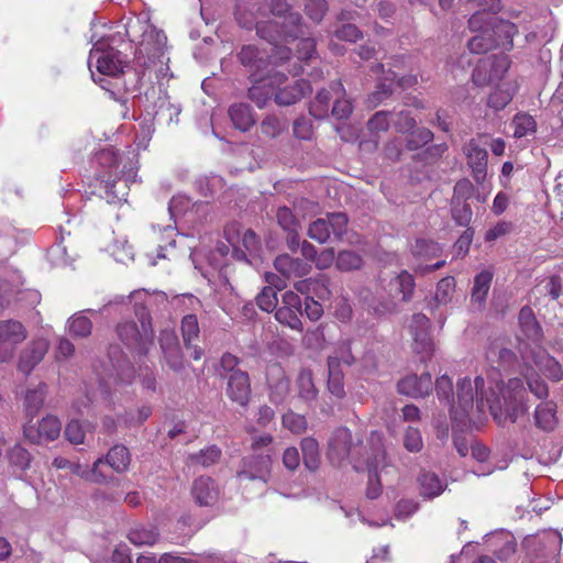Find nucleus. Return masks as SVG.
Listing matches in <instances>:
<instances>
[{
	"instance_id": "nucleus-56",
	"label": "nucleus",
	"mask_w": 563,
	"mask_h": 563,
	"mask_svg": "<svg viewBox=\"0 0 563 563\" xmlns=\"http://www.w3.org/2000/svg\"><path fill=\"white\" fill-rule=\"evenodd\" d=\"M455 286L456 283L454 277L446 276L442 278L437 285L434 300L439 305H446L448 302H450L455 291Z\"/></svg>"
},
{
	"instance_id": "nucleus-11",
	"label": "nucleus",
	"mask_w": 563,
	"mask_h": 563,
	"mask_svg": "<svg viewBox=\"0 0 563 563\" xmlns=\"http://www.w3.org/2000/svg\"><path fill=\"white\" fill-rule=\"evenodd\" d=\"M510 62L506 55H498L481 60L473 70V81L476 86L494 84L504 78Z\"/></svg>"
},
{
	"instance_id": "nucleus-49",
	"label": "nucleus",
	"mask_w": 563,
	"mask_h": 563,
	"mask_svg": "<svg viewBox=\"0 0 563 563\" xmlns=\"http://www.w3.org/2000/svg\"><path fill=\"white\" fill-rule=\"evenodd\" d=\"M514 136L517 139L532 134L537 130V122L532 115L526 112L517 113L512 119Z\"/></svg>"
},
{
	"instance_id": "nucleus-35",
	"label": "nucleus",
	"mask_w": 563,
	"mask_h": 563,
	"mask_svg": "<svg viewBox=\"0 0 563 563\" xmlns=\"http://www.w3.org/2000/svg\"><path fill=\"white\" fill-rule=\"evenodd\" d=\"M229 115L233 125L245 132L249 131L255 123L252 109L246 103H235L229 109Z\"/></svg>"
},
{
	"instance_id": "nucleus-52",
	"label": "nucleus",
	"mask_w": 563,
	"mask_h": 563,
	"mask_svg": "<svg viewBox=\"0 0 563 563\" xmlns=\"http://www.w3.org/2000/svg\"><path fill=\"white\" fill-rule=\"evenodd\" d=\"M496 47L489 27L484 29L479 34L468 41V48L474 54H483Z\"/></svg>"
},
{
	"instance_id": "nucleus-43",
	"label": "nucleus",
	"mask_w": 563,
	"mask_h": 563,
	"mask_svg": "<svg viewBox=\"0 0 563 563\" xmlns=\"http://www.w3.org/2000/svg\"><path fill=\"white\" fill-rule=\"evenodd\" d=\"M47 394V386L40 384L35 388L27 389L24 397V407L26 415L31 418L35 417L42 408Z\"/></svg>"
},
{
	"instance_id": "nucleus-28",
	"label": "nucleus",
	"mask_w": 563,
	"mask_h": 563,
	"mask_svg": "<svg viewBox=\"0 0 563 563\" xmlns=\"http://www.w3.org/2000/svg\"><path fill=\"white\" fill-rule=\"evenodd\" d=\"M274 266L285 278L301 277L309 271V266L299 258L282 254L274 261Z\"/></svg>"
},
{
	"instance_id": "nucleus-22",
	"label": "nucleus",
	"mask_w": 563,
	"mask_h": 563,
	"mask_svg": "<svg viewBox=\"0 0 563 563\" xmlns=\"http://www.w3.org/2000/svg\"><path fill=\"white\" fill-rule=\"evenodd\" d=\"M432 386V377L429 373L420 376L411 374L399 380L398 391L412 398H422L431 393Z\"/></svg>"
},
{
	"instance_id": "nucleus-39",
	"label": "nucleus",
	"mask_w": 563,
	"mask_h": 563,
	"mask_svg": "<svg viewBox=\"0 0 563 563\" xmlns=\"http://www.w3.org/2000/svg\"><path fill=\"white\" fill-rule=\"evenodd\" d=\"M328 369H329V378H328L329 391L336 398H343L345 396L344 380H343V373L339 368V358L338 357H329L328 358Z\"/></svg>"
},
{
	"instance_id": "nucleus-51",
	"label": "nucleus",
	"mask_w": 563,
	"mask_h": 563,
	"mask_svg": "<svg viewBox=\"0 0 563 563\" xmlns=\"http://www.w3.org/2000/svg\"><path fill=\"white\" fill-rule=\"evenodd\" d=\"M87 432H92V426L88 422L71 420L65 428L66 439L75 444H82Z\"/></svg>"
},
{
	"instance_id": "nucleus-15",
	"label": "nucleus",
	"mask_w": 563,
	"mask_h": 563,
	"mask_svg": "<svg viewBox=\"0 0 563 563\" xmlns=\"http://www.w3.org/2000/svg\"><path fill=\"white\" fill-rule=\"evenodd\" d=\"M463 151L466 155L467 164L472 168L474 180L477 184L484 183L487 175L488 158L486 148L477 140L472 139L464 145Z\"/></svg>"
},
{
	"instance_id": "nucleus-50",
	"label": "nucleus",
	"mask_w": 563,
	"mask_h": 563,
	"mask_svg": "<svg viewBox=\"0 0 563 563\" xmlns=\"http://www.w3.org/2000/svg\"><path fill=\"white\" fill-rule=\"evenodd\" d=\"M332 98H335V96L331 88L318 91L314 100L310 104V114L317 119L327 117L329 103Z\"/></svg>"
},
{
	"instance_id": "nucleus-5",
	"label": "nucleus",
	"mask_w": 563,
	"mask_h": 563,
	"mask_svg": "<svg viewBox=\"0 0 563 563\" xmlns=\"http://www.w3.org/2000/svg\"><path fill=\"white\" fill-rule=\"evenodd\" d=\"M135 313L141 322V329L134 322H122L118 325V335L125 345L136 347L145 354L147 345L153 340L151 317L144 307L137 308Z\"/></svg>"
},
{
	"instance_id": "nucleus-33",
	"label": "nucleus",
	"mask_w": 563,
	"mask_h": 563,
	"mask_svg": "<svg viewBox=\"0 0 563 563\" xmlns=\"http://www.w3.org/2000/svg\"><path fill=\"white\" fill-rule=\"evenodd\" d=\"M517 89L515 81L501 82L488 97L487 104L495 110L504 109L512 100Z\"/></svg>"
},
{
	"instance_id": "nucleus-4",
	"label": "nucleus",
	"mask_w": 563,
	"mask_h": 563,
	"mask_svg": "<svg viewBox=\"0 0 563 563\" xmlns=\"http://www.w3.org/2000/svg\"><path fill=\"white\" fill-rule=\"evenodd\" d=\"M360 441L353 440L352 433L347 428L341 427L333 431L328 445V457L334 464H341L349 460L354 464L355 470L364 465L360 456Z\"/></svg>"
},
{
	"instance_id": "nucleus-14",
	"label": "nucleus",
	"mask_w": 563,
	"mask_h": 563,
	"mask_svg": "<svg viewBox=\"0 0 563 563\" xmlns=\"http://www.w3.org/2000/svg\"><path fill=\"white\" fill-rule=\"evenodd\" d=\"M271 11L274 15L284 16L283 30H279V23H277V30L279 31L280 37L287 41L291 37L292 41H297L299 34H303L301 30V15L297 12H289V5L286 0H271Z\"/></svg>"
},
{
	"instance_id": "nucleus-2",
	"label": "nucleus",
	"mask_w": 563,
	"mask_h": 563,
	"mask_svg": "<svg viewBox=\"0 0 563 563\" xmlns=\"http://www.w3.org/2000/svg\"><path fill=\"white\" fill-rule=\"evenodd\" d=\"M139 31H142V40L135 55L137 65L144 69H153L157 77L164 76L169 60L165 52L166 35L152 25L143 24L139 19H131L126 24V35L132 42L137 40Z\"/></svg>"
},
{
	"instance_id": "nucleus-48",
	"label": "nucleus",
	"mask_w": 563,
	"mask_h": 563,
	"mask_svg": "<svg viewBox=\"0 0 563 563\" xmlns=\"http://www.w3.org/2000/svg\"><path fill=\"white\" fill-rule=\"evenodd\" d=\"M495 554L500 561H507L516 552L515 537L509 533H499L493 538Z\"/></svg>"
},
{
	"instance_id": "nucleus-60",
	"label": "nucleus",
	"mask_w": 563,
	"mask_h": 563,
	"mask_svg": "<svg viewBox=\"0 0 563 563\" xmlns=\"http://www.w3.org/2000/svg\"><path fill=\"white\" fill-rule=\"evenodd\" d=\"M432 139L433 133L427 128H421L416 131H411L407 137V148L410 151L418 150L428 144L429 142H431Z\"/></svg>"
},
{
	"instance_id": "nucleus-12",
	"label": "nucleus",
	"mask_w": 563,
	"mask_h": 563,
	"mask_svg": "<svg viewBox=\"0 0 563 563\" xmlns=\"http://www.w3.org/2000/svg\"><path fill=\"white\" fill-rule=\"evenodd\" d=\"M272 456L269 453H253L242 460L238 477L241 481H262L266 483L271 476Z\"/></svg>"
},
{
	"instance_id": "nucleus-59",
	"label": "nucleus",
	"mask_w": 563,
	"mask_h": 563,
	"mask_svg": "<svg viewBox=\"0 0 563 563\" xmlns=\"http://www.w3.org/2000/svg\"><path fill=\"white\" fill-rule=\"evenodd\" d=\"M181 333L186 346L190 349L191 341L197 339L199 334L198 320L195 314H187L183 318Z\"/></svg>"
},
{
	"instance_id": "nucleus-36",
	"label": "nucleus",
	"mask_w": 563,
	"mask_h": 563,
	"mask_svg": "<svg viewBox=\"0 0 563 563\" xmlns=\"http://www.w3.org/2000/svg\"><path fill=\"white\" fill-rule=\"evenodd\" d=\"M131 463V455L126 446L117 444L112 446L106 459H103V464H108L113 471L117 473H124L128 471L129 465Z\"/></svg>"
},
{
	"instance_id": "nucleus-1",
	"label": "nucleus",
	"mask_w": 563,
	"mask_h": 563,
	"mask_svg": "<svg viewBox=\"0 0 563 563\" xmlns=\"http://www.w3.org/2000/svg\"><path fill=\"white\" fill-rule=\"evenodd\" d=\"M457 409L456 420H463L476 404L477 410L483 411L488 407L492 416L498 424L506 422L515 423L520 417L529 410L527 389L522 379L515 377L508 382L489 383L488 389H485V380L482 376L472 380L464 377L457 382Z\"/></svg>"
},
{
	"instance_id": "nucleus-19",
	"label": "nucleus",
	"mask_w": 563,
	"mask_h": 563,
	"mask_svg": "<svg viewBox=\"0 0 563 563\" xmlns=\"http://www.w3.org/2000/svg\"><path fill=\"white\" fill-rule=\"evenodd\" d=\"M227 395L240 406L247 405L251 396V384L246 372L236 369L230 373L228 376Z\"/></svg>"
},
{
	"instance_id": "nucleus-42",
	"label": "nucleus",
	"mask_w": 563,
	"mask_h": 563,
	"mask_svg": "<svg viewBox=\"0 0 563 563\" xmlns=\"http://www.w3.org/2000/svg\"><path fill=\"white\" fill-rule=\"evenodd\" d=\"M536 426L544 431H552L556 426L555 406L553 402H541L534 411Z\"/></svg>"
},
{
	"instance_id": "nucleus-8",
	"label": "nucleus",
	"mask_w": 563,
	"mask_h": 563,
	"mask_svg": "<svg viewBox=\"0 0 563 563\" xmlns=\"http://www.w3.org/2000/svg\"><path fill=\"white\" fill-rule=\"evenodd\" d=\"M371 445V453L364 459V465L369 472V486L366 495L368 498L374 499L379 495V486L373 484L375 478L379 482L382 473L385 471L386 464V452L383 444V435L377 431H373L368 438Z\"/></svg>"
},
{
	"instance_id": "nucleus-54",
	"label": "nucleus",
	"mask_w": 563,
	"mask_h": 563,
	"mask_svg": "<svg viewBox=\"0 0 563 563\" xmlns=\"http://www.w3.org/2000/svg\"><path fill=\"white\" fill-rule=\"evenodd\" d=\"M391 283L396 287V290L402 295L404 301L411 300L416 287L415 278L411 274L407 271H402Z\"/></svg>"
},
{
	"instance_id": "nucleus-62",
	"label": "nucleus",
	"mask_w": 563,
	"mask_h": 563,
	"mask_svg": "<svg viewBox=\"0 0 563 563\" xmlns=\"http://www.w3.org/2000/svg\"><path fill=\"white\" fill-rule=\"evenodd\" d=\"M404 446L407 451L417 453L423 448L421 432L417 428L408 427L404 433Z\"/></svg>"
},
{
	"instance_id": "nucleus-3",
	"label": "nucleus",
	"mask_w": 563,
	"mask_h": 563,
	"mask_svg": "<svg viewBox=\"0 0 563 563\" xmlns=\"http://www.w3.org/2000/svg\"><path fill=\"white\" fill-rule=\"evenodd\" d=\"M256 33L260 37L269 42L273 47L269 55L262 53L253 45H245L241 48L239 59L247 68L250 77H256L266 70L269 64H282L289 60L291 56V48L277 44L280 34L276 21L257 23Z\"/></svg>"
},
{
	"instance_id": "nucleus-17",
	"label": "nucleus",
	"mask_w": 563,
	"mask_h": 563,
	"mask_svg": "<svg viewBox=\"0 0 563 563\" xmlns=\"http://www.w3.org/2000/svg\"><path fill=\"white\" fill-rule=\"evenodd\" d=\"M62 423L55 416L44 417L35 429L33 426L24 427V434L34 443L54 441L59 437Z\"/></svg>"
},
{
	"instance_id": "nucleus-32",
	"label": "nucleus",
	"mask_w": 563,
	"mask_h": 563,
	"mask_svg": "<svg viewBox=\"0 0 563 563\" xmlns=\"http://www.w3.org/2000/svg\"><path fill=\"white\" fill-rule=\"evenodd\" d=\"M521 375L525 378L529 390L538 399H545L549 396V388L547 383L541 379L540 373L529 363H526L521 369Z\"/></svg>"
},
{
	"instance_id": "nucleus-37",
	"label": "nucleus",
	"mask_w": 563,
	"mask_h": 563,
	"mask_svg": "<svg viewBox=\"0 0 563 563\" xmlns=\"http://www.w3.org/2000/svg\"><path fill=\"white\" fill-rule=\"evenodd\" d=\"M533 363L534 368L539 373L545 375L548 378L554 382H559L562 379L563 371L561 368V365L552 356L545 353H540L534 357Z\"/></svg>"
},
{
	"instance_id": "nucleus-18",
	"label": "nucleus",
	"mask_w": 563,
	"mask_h": 563,
	"mask_svg": "<svg viewBox=\"0 0 563 563\" xmlns=\"http://www.w3.org/2000/svg\"><path fill=\"white\" fill-rule=\"evenodd\" d=\"M430 320L423 313H415L412 316L410 332L413 338V349L417 353L430 355L433 352L434 344L429 336L428 330Z\"/></svg>"
},
{
	"instance_id": "nucleus-13",
	"label": "nucleus",
	"mask_w": 563,
	"mask_h": 563,
	"mask_svg": "<svg viewBox=\"0 0 563 563\" xmlns=\"http://www.w3.org/2000/svg\"><path fill=\"white\" fill-rule=\"evenodd\" d=\"M301 299L298 294L289 290L283 295L282 306L275 309V319L292 330L300 331L302 323L300 316L302 314Z\"/></svg>"
},
{
	"instance_id": "nucleus-46",
	"label": "nucleus",
	"mask_w": 563,
	"mask_h": 563,
	"mask_svg": "<svg viewBox=\"0 0 563 563\" xmlns=\"http://www.w3.org/2000/svg\"><path fill=\"white\" fill-rule=\"evenodd\" d=\"M300 448L305 466L310 471H316L320 465V451L317 440L311 437L303 438Z\"/></svg>"
},
{
	"instance_id": "nucleus-41",
	"label": "nucleus",
	"mask_w": 563,
	"mask_h": 563,
	"mask_svg": "<svg viewBox=\"0 0 563 563\" xmlns=\"http://www.w3.org/2000/svg\"><path fill=\"white\" fill-rule=\"evenodd\" d=\"M518 321L522 332L528 339L537 341L541 338V328L530 307L525 306L521 308Z\"/></svg>"
},
{
	"instance_id": "nucleus-21",
	"label": "nucleus",
	"mask_w": 563,
	"mask_h": 563,
	"mask_svg": "<svg viewBox=\"0 0 563 563\" xmlns=\"http://www.w3.org/2000/svg\"><path fill=\"white\" fill-rule=\"evenodd\" d=\"M48 351V342L45 339L31 341L22 351L18 368L29 375L34 367L43 360Z\"/></svg>"
},
{
	"instance_id": "nucleus-31",
	"label": "nucleus",
	"mask_w": 563,
	"mask_h": 563,
	"mask_svg": "<svg viewBox=\"0 0 563 563\" xmlns=\"http://www.w3.org/2000/svg\"><path fill=\"white\" fill-rule=\"evenodd\" d=\"M493 272L490 269H484L474 277V285L472 289L471 300L473 305L482 308L487 298L492 280Z\"/></svg>"
},
{
	"instance_id": "nucleus-30",
	"label": "nucleus",
	"mask_w": 563,
	"mask_h": 563,
	"mask_svg": "<svg viewBox=\"0 0 563 563\" xmlns=\"http://www.w3.org/2000/svg\"><path fill=\"white\" fill-rule=\"evenodd\" d=\"M276 219L280 228L289 233L288 245L291 250L299 246L298 228L299 222L292 211L287 207H279L276 211Z\"/></svg>"
},
{
	"instance_id": "nucleus-6",
	"label": "nucleus",
	"mask_w": 563,
	"mask_h": 563,
	"mask_svg": "<svg viewBox=\"0 0 563 563\" xmlns=\"http://www.w3.org/2000/svg\"><path fill=\"white\" fill-rule=\"evenodd\" d=\"M88 66L93 80L97 81L92 70L93 67L100 75L114 77L123 71L124 60L121 52L110 47L107 42L99 41L90 49Z\"/></svg>"
},
{
	"instance_id": "nucleus-25",
	"label": "nucleus",
	"mask_w": 563,
	"mask_h": 563,
	"mask_svg": "<svg viewBox=\"0 0 563 563\" xmlns=\"http://www.w3.org/2000/svg\"><path fill=\"white\" fill-rule=\"evenodd\" d=\"M191 496L200 507H211L219 498V488L211 477L200 476L194 481Z\"/></svg>"
},
{
	"instance_id": "nucleus-47",
	"label": "nucleus",
	"mask_w": 563,
	"mask_h": 563,
	"mask_svg": "<svg viewBox=\"0 0 563 563\" xmlns=\"http://www.w3.org/2000/svg\"><path fill=\"white\" fill-rule=\"evenodd\" d=\"M421 495L433 498L444 490V484L435 473L422 472L418 478Z\"/></svg>"
},
{
	"instance_id": "nucleus-27",
	"label": "nucleus",
	"mask_w": 563,
	"mask_h": 563,
	"mask_svg": "<svg viewBox=\"0 0 563 563\" xmlns=\"http://www.w3.org/2000/svg\"><path fill=\"white\" fill-rule=\"evenodd\" d=\"M489 29L496 47H500L504 51L512 48V38L518 33V29L514 23L495 18Z\"/></svg>"
},
{
	"instance_id": "nucleus-45",
	"label": "nucleus",
	"mask_w": 563,
	"mask_h": 563,
	"mask_svg": "<svg viewBox=\"0 0 563 563\" xmlns=\"http://www.w3.org/2000/svg\"><path fill=\"white\" fill-rule=\"evenodd\" d=\"M271 374L276 376V382L268 379L271 387V398L275 402H282L289 393V380L285 377L284 371L278 367H272Z\"/></svg>"
},
{
	"instance_id": "nucleus-24",
	"label": "nucleus",
	"mask_w": 563,
	"mask_h": 563,
	"mask_svg": "<svg viewBox=\"0 0 563 563\" xmlns=\"http://www.w3.org/2000/svg\"><path fill=\"white\" fill-rule=\"evenodd\" d=\"M274 71L273 69H267L264 75L260 74L256 77H250L252 86L249 88V98L258 108H264L272 97H275V87L268 80Z\"/></svg>"
},
{
	"instance_id": "nucleus-20",
	"label": "nucleus",
	"mask_w": 563,
	"mask_h": 563,
	"mask_svg": "<svg viewBox=\"0 0 563 563\" xmlns=\"http://www.w3.org/2000/svg\"><path fill=\"white\" fill-rule=\"evenodd\" d=\"M416 82L417 78L415 76L405 77L400 76V74L396 71L390 70L385 81L379 82L376 87V90L368 97V102L371 106L376 107L393 93L394 86L405 88L412 86Z\"/></svg>"
},
{
	"instance_id": "nucleus-38",
	"label": "nucleus",
	"mask_w": 563,
	"mask_h": 563,
	"mask_svg": "<svg viewBox=\"0 0 563 563\" xmlns=\"http://www.w3.org/2000/svg\"><path fill=\"white\" fill-rule=\"evenodd\" d=\"M331 89L335 96L332 114L336 119H346L352 113L353 107L350 99L345 98V89L341 81L331 84Z\"/></svg>"
},
{
	"instance_id": "nucleus-61",
	"label": "nucleus",
	"mask_w": 563,
	"mask_h": 563,
	"mask_svg": "<svg viewBox=\"0 0 563 563\" xmlns=\"http://www.w3.org/2000/svg\"><path fill=\"white\" fill-rule=\"evenodd\" d=\"M440 252L439 244L430 240L419 239L412 246V253L417 257H433L438 256Z\"/></svg>"
},
{
	"instance_id": "nucleus-16",
	"label": "nucleus",
	"mask_w": 563,
	"mask_h": 563,
	"mask_svg": "<svg viewBox=\"0 0 563 563\" xmlns=\"http://www.w3.org/2000/svg\"><path fill=\"white\" fill-rule=\"evenodd\" d=\"M159 344L166 365L174 372H180L184 368V357L176 333L173 330H163Z\"/></svg>"
},
{
	"instance_id": "nucleus-58",
	"label": "nucleus",
	"mask_w": 563,
	"mask_h": 563,
	"mask_svg": "<svg viewBox=\"0 0 563 563\" xmlns=\"http://www.w3.org/2000/svg\"><path fill=\"white\" fill-rule=\"evenodd\" d=\"M295 289L307 296L314 292L320 299H323L329 294V290L320 280L311 278L297 282L295 284Z\"/></svg>"
},
{
	"instance_id": "nucleus-64",
	"label": "nucleus",
	"mask_w": 563,
	"mask_h": 563,
	"mask_svg": "<svg viewBox=\"0 0 563 563\" xmlns=\"http://www.w3.org/2000/svg\"><path fill=\"white\" fill-rule=\"evenodd\" d=\"M10 463L21 470L30 466L31 454L21 445H14L8 453Z\"/></svg>"
},
{
	"instance_id": "nucleus-9",
	"label": "nucleus",
	"mask_w": 563,
	"mask_h": 563,
	"mask_svg": "<svg viewBox=\"0 0 563 563\" xmlns=\"http://www.w3.org/2000/svg\"><path fill=\"white\" fill-rule=\"evenodd\" d=\"M347 217L343 212L329 213L327 218H319L309 224L307 234L310 239L318 243H325L329 241L331 234L338 240H341L346 233Z\"/></svg>"
},
{
	"instance_id": "nucleus-10",
	"label": "nucleus",
	"mask_w": 563,
	"mask_h": 563,
	"mask_svg": "<svg viewBox=\"0 0 563 563\" xmlns=\"http://www.w3.org/2000/svg\"><path fill=\"white\" fill-rule=\"evenodd\" d=\"M25 327L18 320L0 321V363L13 358L18 346L26 339Z\"/></svg>"
},
{
	"instance_id": "nucleus-23",
	"label": "nucleus",
	"mask_w": 563,
	"mask_h": 563,
	"mask_svg": "<svg viewBox=\"0 0 563 563\" xmlns=\"http://www.w3.org/2000/svg\"><path fill=\"white\" fill-rule=\"evenodd\" d=\"M112 369L114 373H110L101 379L104 393H109L111 388L118 390L123 386L132 384L134 379V369L128 360H118L115 364L112 363Z\"/></svg>"
},
{
	"instance_id": "nucleus-29",
	"label": "nucleus",
	"mask_w": 563,
	"mask_h": 563,
	"mask_svg": "<svg viewBox=\"0 0 563 563\" xmlns=\"http://www.w3.org/2000/svg\"><path fill=\"white\" fill-rule=\"evenodd\" d=\"M297 396L310 405L313 402L319 394L316 387L312 371L309 368H301L296 378Z\"/></svg>"
},
{
	"instance_id": "nucleus-26",
	"label": "nucleus",
	"mask_w": 563,
	"mask_h": 563,
	"mask_svg": "<svg viewBox=\"0 0 563 563\" xmlns=\"http://www.w3.org/2000/svg\"><path fill=\"white\" fill-rule=\"evenodd\" d=\"M266 280L269 286H266L256 297L257 306L266 312H272L277 308L278 297L276 289L286 287V282L273 273L266 274Z\"/></svg>"
},
{
	"instance_id": "nucleus-44",
	"label": "nucleus",
	"mask_w": 563,
	"mask_h": 563,
	"mask_svg": "<svg viewBox=\"0 0 563 563\" xmlns=\"http://www.w3.org/2000/svg\"><path fill=\"white\" fill-rule=\"evenodd\" d=\"M435 391L440 401H443L445 406L450 408L453 419H457L459 411L454 409V397H453V384L452 379L442 375L435 382Z\"/></svg>"
},
{
	"instance_id": "nucleus-63",
	"label": "nucleus",
	"mask_w": 563,
	"mask_h": 563,
	"mask_svg": "<svg viewBox=\"0 0 563 563\" xmlns=\"http://www.w3.org/2000/svg\"><path fill=\"white\" fill-rule=\"evenodd\" d=\"M283 424L292 433H302L307 429L306 418L301 415L289 411L283 416Z\"/></svg>"
},
{
	"instance_id": "nucleus-7",
	"label": "nucleus",
	"mask_w": 563,
	"mask_h": 563,
	"mask_svg": "<svg viewBox=\"0 0 563 563\" xmlns=\"http://www.w3.org/2000/svg\"><path fill=\"white\" fill-rule=\"evenodd\" d=\"M269 84L275 87V102L278 106H291L301 100L311 91L309 81L305 79L289 80L280 71L271 75Z\"/></svg>"
},
{
	"instance_id": "nucleus-57",
	"label": "nucleus",
	"mask_w": 563,
	"mask_h": 563,
	"mask_svg": "<svg viewBox=\"0 0 563 563\" xmlns=\"http://www.w3.org/2000/svg\"><path fill=\"white\" fill-rule=\"evenodd\" d=\"M363 260L353 251H342L338 254L335 265L340 271H353L361 268Z\"/></svg>"
},
{
	"instance_id": "nucleus-34",
	"label": "nucleus",
	"mask_w": 563,
	"mask_h": 563,
	"mask_svg": "<svg viewBox=\"0 0 563 563\" xmlns=\"http://www.w3.org/2000/svg\"><path fill=\"white\" fill-rule=\"evenodd\" d=\"M103 459L100 457L93 463L91 468L79 463L71 462L68 470L71 474H75L85 481L101 484L108 481V476L101 471Z\"/></svg>"
},
{
	"instance_id": "nucleus-40",
	"label": "nucleus",
	"mask_w": 563,
	"mask_h": 563,
	"mask_svg": "<svg viewBox=\"0 0 563 563\" xmlns=\"http://www.w3.org/2000/svg\"><path fill=\"white\" fill-rule=\"evenodd\" d=\"M128 539L137 547L153 545L158 540V532L152 526L136 525L130 529Z\"/></svg>"
},
{
	"instance_id": "nucleus-55",
	"label": "nucleus",
	"mask_w": 563,
	"mask_h": 563,
	"mask_svg": "<svg viewBox=\"0 0 563 563\" xmlns=\"http://www.w3.org/2000/svg\"><path fill=\"white\" fill-rule=\"evenodd\" d=\"M220 456L221 450L216 445H211L201 450L199 453L190 454L188 459L192 464H199L203 467H208L218 462Z\"/></svg>"
},
{
	"instance_id": "nucleus-53",
	"label": "nucleus",
	"mask_w": 563,
	"mask_h": 563,
	"mask_svg": "<svg viewBox=\"0 0 563 563\" xmlns=\"http://www.w3.org/2000/svg\"><path fill=\"white\" fill-rule=\"evenodd\" d=\"M92 322L89 318L80 313H75L68 320L69 334L76 338H85L91 333Z\"/></svg>"
}]
</instances>
